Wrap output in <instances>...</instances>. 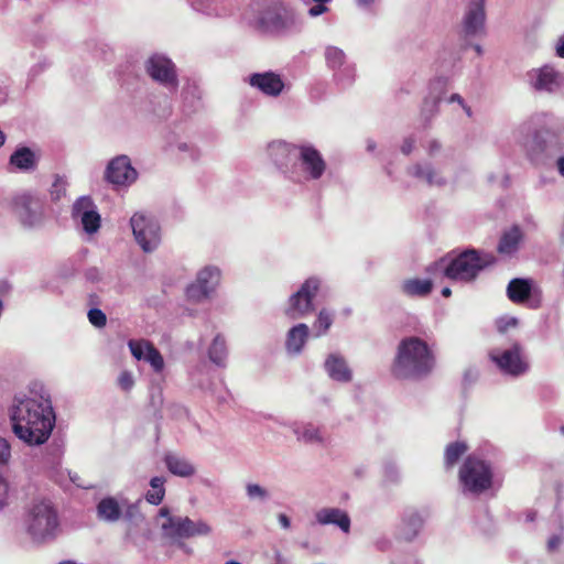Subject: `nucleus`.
<instances>
[{"mask_svg": "<svg viewBox=\"0 0 564 564\" xmlns=\"http://www.w3.org/2000/svg\"><path fill=\"white\" fill-rule=\"evenodd\" d=\"M325 2H318L317 4L313 6L310 10H308V14L311 17H317L324 12L327 11V7L324 4Z\"/></svg>", "mask_w": 564, "mask_h": 564, "instance_id": "nucleus-47", "label": "nucleus"}, {"mask_svg": "<svg viewBox=\"0 0 564 564\" xmlns=\"http://www.w3.org/2000/svg\"><path fill=\"white\" fill-rule=\"evenodd\" d=\"M333 314L327 308H322L313 325L315 329V337L325 335L333 325Z\"/></svg>", "mask_w": 564, "mask_h": 564, "instance_id": "nucleus-34", "label": "nucleus"}, {"mask_svg": "<svg viewBox=\"0 0 564 564\" xmlns=\"http://www.w3.org/2000/svg\"><path fill=\"white\" fill-rule=\"evenodd\" d=\"M117 381L120 389L126 392L130 391L135 383L132 373L127 370L121 371Z\"/></svg>", "mask_w": 564, "mask_h": 564, "instance_id": "nucleus-38", "label": "nucleus"}, {"mask_svg": "<svg viewBox=\"0 0 564 564\" xmlns=\"http://www.w3.org/2000/svg\"><path fill=\"white\" fill-rule=\"evenodd\" d=\"M489 357L502 372L513 377L521 376L529 369L523 347L518 341L513 343L509 349L491 350Z\"/></svg>", "mask_w": 564, "mask_h": 564, "instance_id": "nucleus-9", "label": "nucleus"}, {"mask_svg": "<svg viewBox=\"0 0 564 564\" xmlns=\"http://www.w3.org/2000/svg\"><path fill=\"white\" fill-rule=\"evenodd\" d=\"M325 368L329 377L336 381L347 382L351 380V371L344 358L329 355L325 361Z\"/></svg>", "mask_w": 564, "mask_h": 564, "instance_id": "nucleus-21", "label": "nucleus"}, {"mask_svg": "<svg viewBox=\"0 0 564 564\" xmlns=\"http://www.w3.org/2000/svg\"><path fill=\"white\" fill-rule=\"evenodd\" d=\"M13 433L29 445L45 443L54 427L55 415L48 399L28 398L18 401L11 411Z\"/></svg>", "mask_w": 564, "mask_h": 564, "instance_id": "nucleus-1", "label": "nucleus"}, {"mask_svg": "<svg viewBox=\"0 0 564 564\" xmlns=\"http://www.w3.org/2000/svg\"><path fill=\"white\" fill-rule=\"evenodd\" d=\"M122 505L113 497H106L97 505V517L100 520L115 522L122 513Z\"/></svg>", "mask_w": 564, "mask_h": 564, "instance_id": "nucleus-24", "label": "nucleus"}, {"mask_svg": "<svg viewBox=\"0 0 564 564\" xmlns=\"http://www.w3.org/2000/svg\"><path fill=\"white\" fill-rule=\"evenodd\" d=\"M225 564H241V563L237 562V561H234V560H230V561L226 562Z\"/></svg>", "mask_w": 564, "mask_h": 564, "instance_id": "nucleus-57", "label": "nucleus"}, {"mask_svg": "<svg viewBox=\"0 0 564 564\" xmlns=\"http://www.w3.org/2000/svg\"><path fill=\"white\" fill-rule=\"evenodd\" d=\"M321 286L317 278H308L303 282L297 292L289 299L284 314L290 319H299L305 317L314 311L313 301L316 297Z\"/></svg>", "mask_w": 564, "mask_h": 564, "instance_id": "nucleus-7", "label": "nucleus"}, {"mask_svg": "<svg viewBox=\"0 0 564 564\" xmlns=\"http://www.w3.org/2000/svg\"><path fill=\"white\" fill-rule=\"evenodd\" d=\"M163 460L167 470L175 476L187 478L196 473L194 464L176 453H166Z\"/></svg>", "mask_w": 564, "mask_h": 564, "instance_id": "nucleus-20", "label": "nucleus"}, {"mask_svg": "<svg viewBox=\"0 0 564 564\" xmlns=\"http://www.w3.org/2000/svg\"><path fill=\"white\" fill-rule=\"evenodd\" d=\"M249 84L271 97L279 96L284 88L282 78L273 72L254 73L250 75Z\"/></svg>", "mask_w": 564, "mask_h": 564, "instance_id": "nucleus-17", "label": "nucleus"}, {"mask_svg": "<svg viewBox=\"0 0 564 564\" xmlns=\"http://www.w3.org/2000/svg\"><path fill=\"white\" fill-rule=\"evenodd\" d=\"M468 447L464 442L449 443L444 452V464L447 469H452L459 458L467 452Z\"/></svg>", "mask_w": 564, "mask_h": 564, "instance_id": "nucleus-31", "label": "nucleus"}, {"mask_svg": "<svg viewBox=\"0 0 564 564\" xmlns=\"http://www.w3.org/2000/svg\"><path fill=\"white\" fill-rule=\"evenodd\" d=\"M72 214L74 218H80L87 234H95L100 228L101 218L90 197H79L73 205Z\"/></svg>", "mask_w": 564, "mask_h": 564, "instance_id": "nucleus-13", "label": "nucleus"}, {"mask_svg": "<svg viewBox=\"0 0 564 564\" xmlns=\"http://www.w3.org/2000/svg\"><path fill=\"white\" fill-rule=\"evenodd\" d=\"M161 242V227L153 219L143 217V252H151Z\"/></svg>", "mask_w": 564, "mask_h": 564, "instance_id": "nucleus-25", "label": "nucleus"}, {"mask_svg": "<svg viewBox=\"0 0 564 564\" xmlns=\"http://www.w3.org/2000/svg\"><path fill=\"white\" fill-rule=\"evenodd\" d=\"M451 294H452V291H451V289H449V288H444V289L442 290V295H443L444 297H449V296H451Z\"/></svg>", "mask_w": 564, "mask_h": 564, "instance_id": "nucleus-54", "label": "nucleus"}, {"mask_svg": "<svg viewBox=\"0 0 564 564\" xmlns=\"http://www.w3.org/2000/svg\"><path fill=\"white\" fill-rule=\"evenodd\" d=\"M143 361L148 362L154 373L160 378V381H164V369L165 362L161 352L154 347V345L143 339Z\"/></svg>", "mask_w": 564, "mask_h": 564, "instance_id": "nucleus-23", "label": "nucleus"}, {"mask_svg": "<svg viewBox=\"0 0 564 564\" xmlns=\"http://www.w3.org/2000/svg\"><path fill=\"white\" fill-rule=\"evenodd\" d=\"M433 283L431 280L425 279H409L402 284V291L409 296L424 297L431 293Z\"/></svg>", "mask_w": 564, "mask_h": 564, "instance_id": "nucleus-29", "label": "nucleus"}, {"mask_svg": "<svg viewBox=\"0 0 564 564\" xmlns=\"http://www.w3.org/2000/svg\"><path fill=\"white\" fill-rule=\"evenodd\" d=\"M105 176L113 185H127L134 182L138 174L132 167L130 159L126 155H120L108 163Z\"/></svg>", "mask_w": 564, "mask_h": 564, "instance_id": "nucleus-14", "label": "nucleus"}, {"mask_svg": "<svg viewBox=\"0 0 564 564\" xmlns=\"http://www.w3.org/2000/svg\"><path fill=\"white\" fill-rule=\"evenodd\" d=\"M297 438L304 443L322 442L318 429L313 425H307L302 432H297Z\"/></svg>", "mask_w": 564, "mask_h": 564, "instance_id": "nucleus-36", "label": "nucleus"}, {"mask_svg": "<svg viewBox=\"0 0 564 564\" xmlns=\"http://www.w3.org/2000/svg\"><path fill=\"white\" fill-rule=\"evenodd\" d=\"M495 261L496 258L491 253H479L475 249H467L445 267L444 275L451 280L470 282Z\"/></svg>", "mask_w": 564, "mask_h": 564, "instance_id": "nucleus-4", "label": "nucleus"}, {"mask_svg": "<svg viewBox=\"0 0 564 564\" xmlns=\"http://www.w3.org/2000/svg\"><path fill=\"white\" fill-rule=\"evenodd\" d=\"M458 476L464 489L471 494H481L492 486L491 466L473 455L464 460Z\"/></svg>", "mask_w": 564, "mask_h": 564, "instance_id": "nucleus-6", "label": "nucleus"}, {"mask_svg": "<svg viewBox=\"0 0 564 564\" xmlns=\"http://www.w3.org/2000/svg\"><path fill=\"white\" fill-rule=\"evenodd\" d=\"M247 494L250 498H265L267 497V491L265 489H263L262 487H260L259 485L257 484H249L247 486Z\"/></svg>", "mask_w": 564, "mask_h": 564, "instance_id": "nucleus-41", "label": "nucleus"}, {"mask_svg": "<svg viewBox=\"0 0 564 564\" xmlns=\"http://www.w3.org/2000/svg\"><path fill=\"white\" fill-rule=\"evenodd\" d=\"M165 478L153 477L150 481V489L145 494V499L151 505L158 506L162 502L165 496Z\"/></svg>", "mask_w": 564, "mask_h": 564, "instance_id": "nucleus-32", "label": "nucleus"}, {"mask_svg": "<svg viewBox=\"0 0 564 564\" xmlns=\"http://www.w3.org/2000/svg\"><path fill=\"white\" fill-rule=\"evenodd\" d=\"M486 0H471L464 18V31L467 35H475L484 30Z\"/></svg>", "mask_w": 564, "mask_h": 564, "instance_id": "nucleus-18", "label": "nucleus"}, {"mask_svg": "<svg viewBox=\"0 0 564 564\" xmlns=\"http://www.w3.org/2000/svg\"><path fill=\"white\" fill-rule=\"evenodd\" d=\"M556 54L557 56L564 58V35L558 40L556 45Z\"/></svg>", "mask_w": 564, "mask_h": 564, "instance_id": "nucleus-52", "label": "nucleus"}, {"mask_svg": "<svg viewBox=\"0 0 564 564\" xmlns=\"http://www.w3.org/2000/svg\"><path fill=\"white\" fill-rule=\"evenodd\" d=\"M557 169L562 176H564V155L557 160Z\"/></svg>", "mask_w": 564, "mask_h": 564, "instance_id": "nucleus-53", "label": "nucleus"}, {"mask_svg": "<svg viewBox=\"0 0 564 564\" xmlns=\"http://www.w3.org/2000/svg\"><path fill=\"white\" fill-rule=\"evenodd\" d=\"M521 240L522 232L520 228L518 226H513L501 236L497 250L499 253L510 254L517 251Z\"/></svg>", "mask_w": 564, "mask_h": 564, "instance_id": "nucleus-27", "label": "nucleus"}, {"mask_svg": "<svg viewBox=\"0 0 564 564\" xmlns=\"http://www.w3.org/2000/svg\"><path fill=\"white\" fill-rule=\"evenodd\" d=\"M451 101H457V102H459V104L464 107V109L466 110L467 115H468V116H470V108H468V107H466V106L464 105L463 98H462L458 94H454V95H452V97H451Z\"/></svg>", "mask_w": 564, "mask_h": 564, "instance_id": "nucleus-51", "label": "nucleus"}, {"mask_svg": "<svg viewBox=\"0 0 564 564\" xmlns=\"http://www.w3.org/2000/svg\"><path fill=\"white\" fill-rule=\"evenodd\" d=\"M316 520L319 524H335L345 533L350 530V518L346 511L338 508H323L316 513Z\"/></svg>", "mask_w": 564, "mask_h": 564, "instance_id": "nucleus-19", "label": "nucleus"}, {"mask_svg": "<svg viewBox=\"0 0 564 564\" xmlns=\"http://www.w3.org/2000/svg\"><path fill=\"white\" fill-rule=\"evenodd\" d=\"M518 321L513 317L500 319L497 324L499 333H506L510 327H516Z\"/></svg>", "mask_w": 564, "mask_h": 564, "instance_id": "nucleus-43", "label": "nucleus"}, {"mask_svg": "<svg viewBox=\"0 0 564 564\" xmlns=\"http://www.w3.org/2000/svg\"><path fill=\"white\" fill-rule=\"evenodd\" d=\"M310 335L308 326L300 323L293 326L286 336L285 347L288 351L299 354L302 351Z\"/></svg>", "mask_w": 564, "mask_h": 564, "instance_id": "nucleus-22", "label": "nucleus"}, {"mask_svg": "<svg viewBox=\"0 0 564 564\" xmlns=\"http://www.w3.org/2000/svg\"><path fill=\"white\" fill-rule=\"evenodd\" d=\"M419 177H424L426 178V181L432 184L433 183V171L431 169H422L420 166H417L416 169V173H415Z\"/></svg>", "mask_w": 564, "mask_h": 564, "instance_id": "nucleus-46", "label": "nucleus"}, {"mask_svg": "<svg viewBox=\"0 0 564 564\" xmlns=\"http://www.w3.org/2000/svg\"><path fill=\"white\" fill-rule=\"evenodd\" d=\"M413 148H414V140L411 138H408L403 141L401 151H402V153L408 155L412 152Z\"/></svg>", "mask_w": 564, "mask_h": 564, "instance_id": "nucleus-48", "label": "nucleus"}, {"mask_svg": "<svg viewBox=\"0 0 564 564\" xmlns=\"http://www.w3.org/2000/svg\"><path fill=\"white\" fill-rule=\"evenodd\" d=\"M278 520H279L280 524L284 529H289L290 528L291 522H290V519H289V517L286 514L280 513L279 517H278Z\"/></svg>", "mask_w": 564, "mask_h": 564, "instance_id": "nucleus-49", "label": "nucleus"}, {"mask_svg": "<svg viewBox=\"0 0 564 564\" xmlns=\"http://www.w3.org/2000/svg\"><path fill=\"white\" fill-rule=\"evenodd\" d=\"M130 226L138 243H141V215L135 213L130 219Z\"/></svg>", "mask_w": 564, "mask_h": 564, "instance_id": "nucleus-40", "label": "nucleus"}, {"mask_svg": "<svg viewBox=\"0 0 564 564\" xmlns=\"http://www.w3.org/2000/svg\"><path fill=\"white\" fill-rule=\"evenodd\" d=\"M325 59L328 67L337 69L345 64L346 55L343 50L336 46H328L325 50Z\"/></svg>", "mask_w": 564, "mask_h": 564, "instance_id": "nucleus-35", "label": "nucleus"}, {"mask_svg": "<svg viewBox=\"0 0 564 564\" xmlns=\"http://www.w3.org/2000/svg\"><path fill=\"white\" fill-rule=\"evenodd\" d=\"M149 76L159 84L175 89L178 86L175 64L163 55L149 57L145 64Z\"/></svg>", "mask_w": 564, "mask_h": 564, "instance_id": "nucleus-10", "label": "nucleus"}, {"mask_svg": "<svg viewBox=\"0 0 564 564\" xmlns=\"http://www.w3.org/2000/svg\"><path fill=\"white\" fill-rule=\"evenodd\" d=\"M132 508H133V507L129 508V509H128V511H127V513H128V516H129V517H131V516H132V511H131V509H132Z\"/></svg>", "mask_w": 564, "mask_h": 564, "instance_id": "nucleus-58", "label": "nucleus"}, {"mask_svg": "<svg viewBox=\"0 0 564 564\" xmlns=\"http://www.w3.org/2000/svg\"><path fill=\"white\" fill-rule=\"evenodd\" d=\"M9 492V485L7 480L0 477V509L6 505Z\"/></svg>", "mask_w": 564, "mask_h": 564, "instance_id": "nucleus-44", "label": "nucleus"}, {"mask_svg": "<svg viewBox=\"0 0 564 564\" xmlns=\"http://www.w3.org/2000/svg\"><path fill=\"white\" fill-rule=\"evenodd\" d=\"M272 153H290L292 150L299 151V158L305 172L313 180L322 177L326 170V163L322 154L312 145H289L286 143L272 144Z\"/></svg>", "mask_w": 564, "mask_h": 564, "instance_id": "nucleus-8", "label": "nucleus"}, {"mask_svg": "<svg viewBox=\"0 0 564 564\" xmlns=\"http://www.w3.org/2000/svg\"><path fill=\"white\" fill-rule=\"evenodd\" d=\"M357 2L360 4V6H368L372 2V0H357Z\"/></svg>", "mask_w": 564, "mask_h": 564, "instance_id": "nucleus-55", "label": "nucleus"}, {"mask_svg": "<svg viewBox=\"0 0 564 564\" xmlns=\"http://www.w3.org/2000/svg\"><path fill=\"white\" fill-rule=\"evenodd\" d=\"M208 355H209L210 360L214 364H216L218 366L224 365L226 357H227V347H226L225 338L221 335H217L214 338L213 344L209 348Z\"/></svg>", "mask_w": 564, "mask_h": 564, "instance_id": "nucleus-33", "label": "nucleus"}, {"mask_svg": "<svg viewBox=\"0 0 564 564\" xmlns=\"http://www.w3.org/2000/svg\"><path fill=\"white\" fill-rule=\"evenodd\" d=\"M158 518L164 536L172 540L188 539L196 535H208L212 528L204 521H193L188 517H173L167 507L159 510Z\"/></svg>", "mask_w": 564, "mask_h": 564, "instance_id": "nucleus-5", "label": "nucleus"}, {"mask_svg": "<svg viewBox=\"0 0 564 564\" xmlns=\"http://www.w3.org/2000/svg\"><path fill=\"white\" fill-rule=\"evenodd\" d=\"M88 319L96 327H104L107 323L106 314L99 308L89 310Z\"/></svg>", "mask_w": 564, "mask_h": 564, "instance_id": "nucleus-39", "label": "nucleus"}, {"mask_svg": "<svg viewBox=\"0 0 564 564\" xmlns=\"http://www.w3.org/2000/svg\"><path fill=\"white\" fill-rule=\"evenodd\" d=\"M561 540L558 536L554 535L552 536L549 541H547V547L550 551H554L558 544H560Z\"/></svg>", "mask_w": 564, "mask_h": 564, "instance_id": "nucleus-50", "label": "nucleus"}, {"mask_svg": "<svg viewBox=\"0 0 564 564\" xmlns=\"http://www.w3.org/2000/svg\"><path fill=\"white\" fill-rule=\"evenodd\" d=\"M4 143V134L3 132L0 130V147Z\"/></svg>", "mask_w": 564, "mask_h": 564, "instance_id": "nucleus-56", "label": "nucleus"}, {"mask_svg": "<svg viewBox=\"0 0 564 564\" xmlns=\"http://www.w3.org/2000/svg\"><path fill=\"white\" fill-rule=\"evenodd\" d=\"M129 347H130L132 356L137 360H141V341L140 340L131 339L129 341Z\"/></svg>", "mask_w": 564, "mask_h": 564, "instance_id": "nucleus-45", "label": "nucleus"}, {"mask_svg": "<svg viewBox=\"0 0 564 564\" xmlns=\"http://www.w3.org/2000/svg\"><path fill=\"white\" fill-rule=\"evenodd\" d=\"M531 283L524 279H513L509 282L507 294L511 302L520 304L531 296Z\"/></svg>", "mask_w": 564, "mask_h": 564, "instance_id": "nucleus-26", "label": "nucleus"}, {"mask_svg": "<svg viewBox=\"0 0 564 564\" xmlns=\"http://www.w3.org/2000/svg\"><path fill=\"white\" fill-rule=\"evenodd\" d=\"M24 524L33 541L42 543L53 540L59 527L57 510L47 499L35 500L26 511Z\"/></svg>", "mask_w": 564, "mask_h": 564, "instance_id": "nucleus-3", "label": "nucleus"}, {"mask_svg": "<svg viewBox=\"0 0 564 564\" xmlns=\"http://www.w3.org/2000/svg\"><path fill=\"white\" fill-rule=\"evenodd\" d=\"M220 280V271L214 267H206L199 271L196 282L188 285L186 295L188 300L199 302L209 296Z\"/></svg>", "mask_w": 564, "mask_h": 564, "instance_id": "nucleus-12", "label": "nucleus"}, {"mask_svg": "<svg viewBox=\"0 0 564 564\" xmlns=\"http://www.w3.org/2000/svg\"><path fill=\"white\" fill-rule=\"evenodd\" d=\"M163 404V395H162V388L159 387L154 393L151 394L150 404L149 408L152 409L153 416L155 419H161L162 416L158 413L160 412V409Z\"/></svg>", "mask_w": 564, "mask_h": 564, "instance_id": "nucleus-37", "label": "nucleus"}, {"mask_svg": "<svg viewBox=\"0 0 564 564\" xmlns=\"http://www.w3.org/2000/svg\"><path fill=\"white\" fill-rule=\"evenodd\" d=\"M436 355L432 347L417 336L402 338L391 364V375L399 380H421L432 375Z\"/></svg>", "mask_w": 564, "mask_h": 564, "instance_id": "nucleus-2", "label": "nucleus"}, {"mask_svg": "<svg viewBox=\"0 0 564 564\" xmlns=\"http://www.w3.org/2000/svg\"><path fill=\"white\" fill-rule=\"evenodd\" d=\"M423 525V519L417 513L404 518L400 529V536L404 541H412Z\"/></svg>", "mask_w": 564, "mask_h": 564, "instance_id": "nucleus-30", "label": "nucleus"}, {"mask_svg": "<svg viewBox=\"0 0 564 564\" xmlns=\"http://www.w3.org/2000/svg\"><path fill=\"white\" fill-rule=\"evenodd\" d=\"M10 164L19 170H33L36 166L35 154L31 149L22 147L11 154Z\"/></svg>", "mask_w": 564, "mask_h": 564, "instance_id": "nucleus-28", "label": "nucleus"}, {"mask_svg": "<svg viewBox=\"0 0 564 564\" xmlns=\"http://www.w3.org/2000/svg\"><path fill=\"white\" fill-rule=\"evenodd\" d=\"M11 456L10 445L7 440L0 437V464L8 463Z\"/></svg>", "mask_w": 564, "mask_h": 564, "instance_id": "nucleus-42", "label": "nucleus"}, {"mask_svg": "<svg viewBox=\"0 0 564 564\" xmlns=\"http://www.w3.org/2000/svg\"><path fill=\"white\" fill-rule=\"evenodd\" d=\"M529 83L536 91L554 93L564 85V75L552 65L532 68L527 73Z\"/></svg>", "mask_w": 564, "mask_h": 564, "instance_id": "nucleus-11", "label": "nucleus"}, {"mask_svg": "<svg viewBox=\"0 0 564 564\" xmlns=\"http://www.w3.org/2000/svg\"><path fill=\"white\" fill-rule=\"evenodd\" d=\"M13 206L15 214L24 225L33 226L42 216V202L30 194L17 196Z\"/></svg>", "mask_w": 564, "mask_h": 564, "instance_id": "nucleus-15", "label": "nucleus"}, {"mask_svg": "<svg viewBox=\"0 0 564 564\" xmlns=\"http://www.w3.org/2000/svg\"><path fill=\"white\" fill-rule=\"evenodd\" d=\"M260 23L264 31L278 33L289 29L294 23V20L285 8L273 6L262 13Z\"/></svg>", "mask_w": 564, "mask_h": 564, "instance_id": "nucleus-16", "label": "nucleus"}]
</instances>
